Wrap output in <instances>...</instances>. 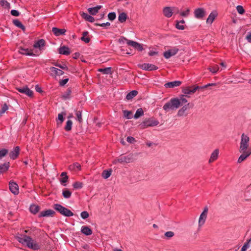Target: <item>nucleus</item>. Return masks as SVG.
Masks as SVG:
<instances>
[{"mask_svg":"<svg viewBox=\"0 0 251 251\" xmlns=\"http://www.w3.org/2000/svg\"><path fill=\"white\" fill-rule=\"evenodd\" d=\"M75 115L76 116L78 121L79 123H81L82 122V111L80 110H76Z\"/></svg>","mask_w":251,"mask_h":251,"instance_id":"47","label":"nucleus"},{"mask_svg":"<svg viewBox=\"0 0 251 251\" xmlns=\"http://www.w3.org/2000/svg\"><path fill=\"white\" fill-rule=\"evenodd\" d=\"M8 152V150L6 149H0V160L4 157Z\"/></svg>","mask_w":251,"mask_h":251,"instance_id":"50","label":"nucleus"},{"mask_svg":"<svg viewBox=\"0 0 251 251\" xmlns=\"http://www.w3.org/2000/svg\"><path fill=\"white\" fill-rule=\"evenodd\" d=\"M50 70L52 72V74L54 75L55 76L56 75H62L64 74V72L59 69L55 68L54 67H51L50 68Z\"/></svg>","mask_w":251,"mask_h":251,"instance_id":"25","label":"nucleus"},{"mask_svg":"<svg viewBox=\"0 0 251 251\" xmlns=\"http://www.w3.org/2000/svg\"><path fill=\"white\" fill-rule=\"evenodd\" d=\"M208 208L207 206H205L204 208L203 211L201 213L199 220V226H201L204 225L205 223V220L207 218V215L208 213Z\"/></svg>","mask_w":251,"mask_h":251,"instance_id":"8","label":"nucleus"},{"mask_svg":"<svg viewBox=\"0 0 251 251\" xmlns=\"http://www.w3.org/2000/svg\"><path fill=\"white\" fill-rule=\"evenodd\" d=\"M19 53L22 54L29 55V56H35V54H34L32 50H29L28 49H24L21 48L19 49Z\"/></svg>","mask_w":251,"mask_h":251,"instance_id":"18","label":"nucleus"},{"mask_svg":"<svg viewBox=\"0 0 251 251\" xmlns=\"http://www.w3.org/2000/svg\"><path fill=\"white\" fill-rule=\"evenodd\" d=\"M182 82L178 80L169 82L165 84L164 86L166 88H174L180 86Z\"/></svg>","mask_w":251,"mask_h":251,"instance_id":"20","label":"nucleus"},{"mask_svg":"<svg viewBox=\"0 0 251 251\" xmlns=\"http://www.w3.org/2000/svg\"><path fill=\"white\" fill-rule=\"evenodd\" d=\"M174 235L175 234L173 231H167L165 233V236L168 238H170L173 237Z\"/></svg>","mask_w":251,"mask_h":251,"instance_id":"60","label":"nucleus"},{"mask_svg":"<svg viewBox=\"0 0 251 251\" xmlns=\"http://www.w3.org/2000/svg\"><path fill=\"white\" fill-rule=\"evenodd\" d=\"M73 186L74 188L75 189H81L83 187V183L79 181H76L73 183Z\"/></svg>","mask_w":251,"mask_h":251,"instance_id":"45","label":"nucleus"},{"mask_svg":"<svg viewBox=\"0 0 251 251\" xmlns=\"http://www.w3.org/2000/svg\"><path fill=\"white\" fill-rule=\"evenodd\" d=\"M176 27L177 29H178L183 30L185 29L184 25H182V24H179V23H178V22H177V23L176 25Z\"/></svg>","mask_w":251,"mask_h":251,"instance_id":"62","label":"nucleus"},{"mask_svg":"<svg viewBox=\"0 0 251 251\" xmlns=\"http://www.w3.org/2000/svg\"><path fill=\"white\" fill-rule=\"evenodd\" d=\"M127 19V15L125 12H122L119 15L118 20L121 23L125 22Z\"/></svg>","mask_w":251,"mask_h":251,"instance_id":"38","label":"nucleus"},{"mask_svg":"<svg viewBox=\"0 0 251 251\" xmlns=\"http://www.w3.org/2000/svg\"><path fill=\"white\" fill-rule=\"evenodd\" d=\"M0 4L1 6L4 7V8H7L9 9L10 8V5L9 2L6 0H0Z\"/></svg>","mask_w":251,"mask_h":251,"instance_id":"42","label":"nucleus"},{"mask_svg":"<svg viewBox=\"0 0 251 251\" xmlns=\"http://www.w3.org/2000/svg\"><path fill=\"white\" fill-rule=\"evenodd\" d=\"M190 9L187 8L186 10L181 12L180 13V15L182 17H187L190 14Z\"/></svg>","mask_w":251,"mask_h":251,"instance_id":"54","label":"nucleus"},{"mask_svg":"<svg viewBox=\"0 0 251 251\" xmlns=\"http://www.w3.org/2000/svg\"><path fill=\"white\" fill-rule=\"evenodd\" d=\"M9 163L6 162L0 165V174L6 172L9 168Z\"/></svg>","mask_w":251,"mask_h":251,"instance_id":"30","label":"nucleus"},{"mask_svg":"<svg viewBox=\"0 0 251 251\" xmlns=\"http://www.w3.org/2000/svg\"><path fill=\"white\" fill-rule=\"evenodd\" d=\"M238 12L240 14H243L245 13V10L241 5H238L236 7Z\"/></svg>","mask_w":251,"mask_h":251,"instance_id":"57","label":"nucleus"},{"mask_svg":"<svg viewBox=\"0 0 251 251\" xmlns=\"http://www.w3.org/2000/svg\"><path fill=\"white\" fill-rule=\"evenodd\" d=\"M120 39H123L126 40L128 45L133 47L139 51H142L144 49L142 45L138 42L131 40H128L125 37H122Z\"/></svg>","mask_w":251,"mask_h":251,"instance_id":"9","label":"nucleus"},{"mask_svg":"<svg viewBox=\"0 0 251 251\" xmlns=\"http://www.w3.org/2000/svg\"><path fill=\"white\" fill-rule=\"evenodd\" d=\"M126 141L130 143H133L135 141V138L131 136L127 137Z\"/></svg>","mask_w":251,"mask_h":251,"instance_id":"64","label":"nucleus"},{"mask_svg":"<svg viewBox=\"0 0 251 251\" xmlns=\"http://www.w3.org/2000/svg\"><path fill=\"white\" fill-rule=\"evenodd\" d=\"M18 240L20 243L34 251H37L41 248L39 244L29 236L25 235L23 237H18Z\"/></svg>","mask_w":251,"mask_h":251,"instance_id":"1","label":"nucleus"},{"mask_svg":"<svg viewBox=\"0 0 251 251\" xmlns=\"http://www.w3.org/2000/svg\"><path fill=\"white\" fill-rule=\"evenodd\" d=\"M64 114H63V113L58 114V118H57V119L56 120V124H57V126H60L61 125L62 122H63V121L64 120L63 115Z\"/></svg>","mask_w":251,"mask_h":251,"instance_id":"36","label":"nucleus"},{"mask_svg":"<svg viewBox=\"0 0 251 251\" xmlns=\"http://www.w3.org/2000/svg\"><path fill=\"white\" fill-rule=\"evenodd\" d=\"M139 67L143 70L148 71L156 70L158 69V67L155 66L153 64L150 63H144L143 64L140 65Z\"/></svg>","mask_w":251,"mask_h":251,"instance_id":"13","label":"nucleus"},{"mask_svg":"<svg viewBox=\"0 0 251 251\" xmlns=\"http://www.w3.org/2000/svg\"><path fill=\"white\" fill-rule=\"evenodd\" d=\"M240 152L242 153V154L238 158L237 161L239 163H241L245 161L251 154V149H249L248 150H245L243 151H240Z\"/></svg>","mask_w":251,"mask_h":251,"instance_id":"10","label":"nucleus"},{"mask_svg":"<svg viewBox=\"0 0 251 251\" xmlns=\"http://www.w3.org/2000/svg\"><path fill=\"white\" fill-rule=\"evenodd\" d=\"M124 116L127 119L131 118L132 112L130 111L125 110L123 111Z\"/></svg>","mask_w":251,"mask_h":251,"instance_id":"48","label":"nucleus"},{"mask_svg":"<svg viewBox=\"0 0 251 251\" xmlns=\"http://www.w3.org/2000/svg\"><path fill=\"white\" fill-rule=\"evenodd\" d=\"M134 159L133 158V154L130 153L127 155H121L118 158L115 159L113 163H116L119 162L120 163H129L132 162Z\"/></svg>","mask_w":251,"mask_h":251,"instance_id":"4","label":"nucleus"},{"mask_svg":"<svg viewBox=\"0 0 251 251\" xmlns=\"http://www.w3.org/2000/svg\"><path fill=\"white\" fill-rule=\"evenodd\" d=\"M19 92L25 94L29 97H32L33 95V91L30 90L27 86L21 88H17Z\"/></svg>","mask_w":251,"mask_h":251,"instance_id":"16","label":"nucleus"},{"mask_svg":"<svg viewBox=\"0 0 251 251\" xmlns=\"http://www.w3.org/2000/svg\"><path fill=\"white\" fill-rule=\"evenodd\" d=\"M81 16L83 18L89 22L93 23L95 21L94 18L86 13L83 12L81 14Z\"/></svg>","mask_w":251,"mask_h":251,"instance_id":"31","label":"nucleus"},{"mask_svg":"<svg viewBox=\"0 0 251 251\" xmlns=\"http://www.w3.org/2000/svg\"><path fill=\"white\" fill-rule=\"evenodd\" d=\"M58 52L61 54L68 55L70 54V49L65 46L61 47L58 50Z\"/></svg>","mask_w":251,"mask_h":251,"instance_id":"23","label":"nucleus"},{"mask_svg":"<svg viewBox=\"0 0 251 251\" xmlns=\"http://www.w3.org/2000/svg\"><path fill=\"white\" fill-rule=\"evenodd\" d=\"M116 15L115 12H110L108 14V19L113 21L116 18Z\"/></svg>","mask_w":251,"mask_h":251,"instance_id":"56","label":"nucleus"},{"mask_svg":"<svg viewBox=\"0 0 251 251\" xmlns=\"http://www.w3.org/2000/svg\"><path fill=\"white\" fill-rule=\"evenodd\" d=\"M219 153V150L218 149H215L211 153L210 157L209 159V163L213 162L215 161L218 157Z\"/></svg>","mask_w":251,"mask_h":251,"instance_id":"22","label":"nucleus"},{"mask_svg":"<svg viewBox=\"0 0 251 251\" xmlns=\"http://www.w3.org/2000/svg\"><path fill=\"white\" fill-rule=\"evenodd\" d=\"M98 71L105 75L111 74L112 73L111 67L100 68L98 69Z\"/></svg>","mask_w":251,"mask_h":251,"instance_id":"37","label":"nucleus"},{"mask_svg":"<svg viewBox=\"0 0 251 251\" xmlns=\"http://www.w3.org/2000/svg\"><path fill=\"white\" fill-rule=\"evenodd\" d=\"M60 176L62 177V178L60 179V183L62 184H63L64 186H65L66 184H64V183L67 182L68 179V176L67 175V173L66 172H62Z\"/></svg>","mask_w":251,"mask_h":251,"instance_id":"33","label":"nucleus"},{"mask_svg":"<svg viewBox=\"0 0 251 251\" xmlns=\"http://www.w3.org/2000/svg\"><path fill=\"white\" fill-rule=\"evenodd\" d=\"M70 170L74 171H78L81 169V165L79 163L75 162L73 164L70 165L69 167Z\"/></svg>","mask_w":251,"mask_h":251,"instance_id":"29","label":"nucleus"},{"mask_svg":"<svg viewBox=\"0 0 251 251\" xmlns=\"http://www.w3.org/2000/svg\"><path fill=\"white\" fill-rule=\"evenodd\" d=\"M202 87H201L199 86H192L187 87L182 90V92L186 95H191L195 93L197 90H199Z\"/></svg>","mask_w":251,"mask_h":251,"instance_id":"11","label":"nucleus"},{"mask_svg":"<svg viewBox=\"0 0 251 251\" xmlns=\"http://www.w3.org/2000/svg\"><path fill=\"white\" fill-rule=\"evenodd\" d=\"M179 51V49L176 47L172 48V49L164 52L163 56L166 59L170 58L171 56L176 55Z\"/></svg>","mask_w":251,"mask_h":251,"instance_id":"7","label":"nucleus"},{"mask_svg":"<svg viewBox=\"0 0 251 251\" xmlns=\"http://www.w3.org/2000/svg\"><path fill=\"white\" fill-rule=\"evenodd\" d=\"M194 106L193 104H191L190 103H187L186 104L184 105L181 109H180L177 112V116L181 117L183 116H186L187 114H185V112L188 109L192 108Z\"/></svg>","mask_w":251,"mask_h":251,"instance_id":"12","label":"nucleus"},{"mask_svg":"<svg viewBox=\"0 0 251 251\" xmlns=\"http://www.w3.org/2000/svg\"><path fill=\"white\" fill-rule=\"evenodd\" d=\"M205 11L202 8H198L194 10L195 17L199 19H202L205 15Z\"/></svg>","mask_w":251,"mask_h":251,"instance_id":"14","label":"nucleus"},{"mask_svg":"<svg viewBox=\"0 0 251 251\" xmlns=\"http://www.w3.org/2000/svg\"><path fill=\"white\" fill-rule=\"evenodd\" d=\"M89 32L87 31H84L82 33V36L81 38V40L84 42L85 43H88L90 42L91 39L88 37Z\"/></svg>","mask_w":251,"mask_h":251,"instance_id":"32","label":"nucleus"},{"mask_svg":"<svg viewBox=\"0 0 251 251\" xmlns=\"http://www.w3.org/2000/svg\"><path fill=\"white\" fill-rule=\"evenodd\" d=\"M249 141L250 138L249 136L243 133L241 135L239 151H243L248 150L249 149Z\"/></svg>","mask_w":251,"mask_h":251,"instance_id":"6","label":"nucleus"},{"mask_svg":"<svg viewBox=\"0 0 251 251\" xmlns=\"http://www.w3.org/2000/svg\"><path fill=\"white\" fill-rule=\"evenodd\" d=\"M111 173H112V171L111 169L105 170L102 172L101 176L103 178L107 179L109 177H110V176L111 175Z\"/></svg>","mask_w":251,"mask_h":251,"instance_id":"39","label":"nucleus"},{"mask_svg":"<svg viewBox=\"0 0 251 251\" xmlns=\"http://www.w3.org/2000/svg\"><path fill=\"white\" fill-rule=\"evenodd\" d=\"M179 106V102L178 101V99L177 98H172L169 101L166 103L163 106V109L166 111H168L169 110L176 109Z\"/></svg>","mask_w":251,"mask_h":251,"instance_id":"2","label":"nucleus"},{"mask_svg":"<svg viewBox=\"0 0 251 251\" xmlns=\"http://www.w3.org/2000/svg\"><path fill=\"white\" fill-rule=\"evenodd\" d=\"M251 242V238L247 241L242 247L241 251H246L250 247V243Z\"/></svg>","mask_w":251,"mask_h":251,"instance_id":"46","label":"nucleus"},{"mask_svg":"<svg viewBox=\"0 0 251 251\" xmlns=\"http://www.w3.org/2000/svg\"><path fill=\"white\" fill-rule=\"evenodd\" d=\"M71 195L72 192L67 189H65L63 190L62 195L64 198L66 199H69L71 197Z\"/></svg>","mask_w":251,"mask_h":251,"instance_id":"41","label":"nucleus"},{"mask_svg":"<svg viewBox=\"0 0 251 251\" xmlns=\"http://www.w3.org/2000/svg\"><path fill=\"white\" fill-rule=\"evenodd\" d=\"M101 7V5H97L96 7L88 8V11L91 15H95Z\"/></svg>","mask_w":251,"mask_h":251,"instance_id":"26","label":"nucleus"},{"mask_svg":"<svg viewBox=\"0 0 251 251\" xmlns=\"http://www.w3.org/2000/svg\"><path fill=\"white\" fill-rule=\"evenodd\" d=\"M173 14H176L179 13V9L177 7H171Z\"/></svg>","mask_w":251,"mask_h":251,"instance_id":"63","label":"nucleus"},{"mask_svg":"<svg viewBox=\"0 0 251 251\" xmlns=\"http://www.w3.org/2000/svg\"><path fill=\"white\" fill-rule=\"evenodd\" d=\"M40 209V206L34 204H31L29 207L30 212L34 215L36 214L39 211Z\"/></svg>","mask_w":251,"mask_h":251,"instance_id":"27","label":"nucleus"},{"mask_svg":"<svg viewBox=\"0 0 251 251\" xmlns=\"http://www.w3.org/2000/svg\"><path fill=\"white\" fill-rule=\"evenodd\" d=\"M144 115V111L142 108H138L136 111L135 114H134V117L135 119H138L140 116Z\"/></svg>","mask_w":251,"mask_h":251,"instance_id":"43","label":"nucleus"},{"mask_svg":"<svg viewBox=\"0 0 251 251\" xmlns=\"http://www.w3.org/2000/svg\"><path fill=\"white\" fill-rule=\"evenodd\" d=\"M80 216L82 219H86L89 217V215L88 212L84 211L81 213Z\"/></svg>","mask_w":251,"mask_h":251,"instance_id":"58","label":"nucleus"},{"mask_svg":"<svg viewBox=\"0 0 251 251\" xmlns=\"http://www.w3.org/2000/svg\"><path fill=\"white\" fill-rule=\"evenodd\" d=\"M16 26L17 27L21 28L24 32H25V27L20 21L18 20H17L16 21Z\"/></svg>","mask_w":251,"mask_h":251,"instance_id":"49","label":"nucleus"},{"mask_svg":"<svg viewBox=\"0 0 251 251\" xmlns=\"http://www.w3.org/2000/svg\"><path fill=\"white\" fill-rule=\"evenodd\" d=\"M69 81V78H65L64 79L61 80L59 82V85L60 86H64Z\"/></svg>","mask_w":251,"mask_h":251,"instance_id":"59","label":"nucleus"},{"mask_svg":"<svg viewBox=\"0 0 251 251\" xmlns=\"http://www.w3.org/2000/svg\"><path fill=\"white\" fill-rule=\"evenodd\" d=\"M53 208L61 215L66 217H71L74 215V213L70 210L60 204H54Z\"/></svg>","mask_w":251,"mask_h":251,"instance_id":"3","label":"nucleus"},{"mask_svg":"<svg viewBox=\"0 0 251 251\" xmlns=\"http://www.w3.org/2000/svg\"><path fill=\"white\" fill-rule=\"evenodd\" d=\"M217 15L218 13L216 11H213L211 12L206 19V23L210 25L212 24Z\"/></svg>","mask_w":251,"mask_h":251,"instance_id":"19","label":"nucleus"},{"mask_svg":"<svg viewBox=\"0 0 251 251\" xmlns=\"http://www.w3.org/2000/svg\"><path fill=\"white\" fill-rule=\"evenodd\" d=\"M163 14L165 17L170 18L173 15L171 7H165L162 10Z\"/></svg>","mask_w":251,"mask_h":251,"instance_id":"21","label":"nucleus"},{"mask_svg":"<svg viewBox=\"0 0 251 251\" xmlns=\"http://www.w3.org/2000/svg\"><path fill=\"white\" fill-rule=\"evenodd\" d=\"M219 69V67L217 65H214L213 66H211L209 68L210 71L213 74L217 73Z\"/></svg>","mask_w":251,"mask_h":251,"instance_id":"51","label":"nucleus"},{"mask_svg":"<svg viewBox=\"0 0 251 251\" xmlns=\"http://www.w3.org/2000/svg\"><path fill=\"white\" fill-rule=\"evenodd\" d=\"M73 122L71 120H69L66 122V125L64 127V129L66 131H68L71 130Z\"/></svg>","mask_w":251,"mask_h":251,"instance_id":"44","label":"nucleus"},{"mask_svg":"<svg viewBox=\"0 0 251 251\" xmlns=\"http://www.w3.org/2000/svg\"><path fill=\"white\" fill-rule=\"evenodd\" d=\"M178 101L179 102V105H180V104L182 105V104L186 103L188 101L186 100V99H185L183 97H181L179 99H178Z\"/></svg>","mask_w":251,"mask_h":251,"instance_id":"61","label":"nucleus"},{"mask_svg":"<svg viewBox=\"0 0 251 251\" xmlns=\"http://www.w3.org/2000/svg\"><path fill=\"white\" fill-rule=\"evenodd\" d=\"M158 124L159 122L157 120L151 118L145 119L139 126L141 128H145L150 126H154Z\"/></svg>","mask_w":251,"mask_h":251,"instance_id":"5","label":"nucleus"},{"mask_svg":"<svg viewBox=\"0 0 251 251\" xmlns=\"http://www.w3.org/2000/svg\"><path fill=\"white\" fill-rule=\"evenodd\" d=\"M8 109V106L6 103H4L1 109L0 110V117L2 115L3 113Z\"/></svg>","mask_w":251,"mask_h":251,"instance_id":"53","label":"nucleus"},{"mask_svg":"<svg viewBox=\"0 0 251 251\" xmlns=\"http://www.w3.org/2000/svg\"><path fill=\"white\" fill-rule=\"evenodd\" d=\"M9 188L10 191L14 195H16V183L10 181L9 183Z\"/></svg>","mask_w":251,"mask_h":251,"instance_id":"40","label":"nucleus"},{"mask_svg":"<svg viewBox=\"0 0 251 251\" xmlns=\"http://www.w3.org/2000/svg\"><path fill=\"white\" fill-rule=\"evenodd\" d=\"M9 157L12 159H16V148H14L13 150L9 153Z\"/></svg>","mask_w":251,"mask_h":251,"instance_id":"55","label":"nucleus"},{"mask_svg":"<svg viewBox=\"0 0 251 251\" xmlns=\"http://www.w3.org/2000/svg\"><path fill=\"white\" fill-rule=\"evenodd\" d=\"M55 212L51 209H48L41 212L39 215V217L53 216Z\"/></svg>","mask_w":251,"mask_h":251,"instance_id":"17","label":"nucleus"},{"mask_svg":"<svg viewBox=\"0 0 251 251\" xmlns=\"http://www.w3.org/2000/svg\"><path fill=\"white\" fill-rule=\"evenodd\" d=\"M53 65L56 67H58L63 69V70H66V71L68 70V67L65 64H59V63L56 62V63H53Z\"/></svg>","mask_w":251,"mask_h":251,"instance_id":"52","label":"nucleus"},{"mask_svg":"<svg viewBox=\"0 0 251 251\" xmlns=\"http://www.w3.org/2000/svg\"><path fill=\"white\" fill-rule=\"evenodd\" d=\"M81 232L85 235L88 236L92 234V230L88 226H83L81 227Z\"/></svg>","mask_w":251,"mask_h":251,"instance_id":"24","label":"nucleus"},{"mask_svg":"<svg viewBox=\"0 0 251 251\" xmlns=\"http://www.w3.org/2000/svg\"><path fill=\"white\" fill-rule=\"evenodd\" d=\"M72 93V89L71 88H68L64 94L62 95V98L64 100H67L71 98Z\"/></svg>","mask_w":251,"mask_h":251,"instance_id":"34","label":"nucleus"},{"mask_svg":"<svg viewBox=\"0 0 251 251\" xmlns=\"http://www.w3.org/2000/svg\"><path fill=\"white\" fill-rule=\"evenodd\" d=\"M46 45V42L43 39H40L36 41L33 47L35 49H38L41 53V51L44 50V47Z\"/></svg>","mask_w":251,"mask_h":251,"instance_id":"15","label":"nucleus"},{"mask_svg":"<svg viewBox=\"0 0 251 251\" xmlns=\"http://www.w3.org/2000/svg\"><path fill=\"white\" fill-rule=\"evenodd\" d=\"M138 94V91L136 90H133L129 93H128L126 96V99L127 100H130L132 99L134 97H135Z\"/></svg>","mask_w":251,"mask_h":251,"instance_id":"35","label":"nucleus"},{"mask_svg":"<svg viewBox=\"0 0 251 251\" xmlns=\"http://www.w3.org/2000/svg\"><path fill=\"white\" fill-rule=\"evenodd\" d=\"M52 31L56 36H59L60 35L64 34L66 31L65 29H59L57 27H53L52 28Z\"/></svg>","mask_w":251,"mask_h":251,"instance_id":"28","label":"nucleus"}]
</instances>
